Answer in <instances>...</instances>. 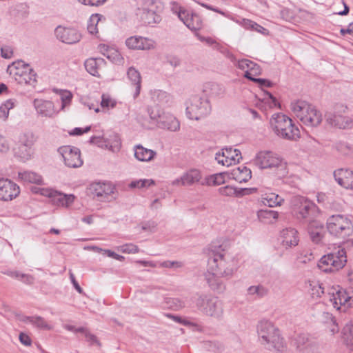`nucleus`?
<instances>
[{"label":"nucleus","mask_w":353,"mask_h":353,"mask_svg":"<svg viewBox=\"0 0 353 353\" xmlns=\"http://www.w3.org/2000/svg\"><path fill=\"white\" fill-rule=\"evenodd\" d=\"M222 247V245L212 243L210 248L208 268L205 277L213 290H223L220 278H230L236 270L234 260Z\"/></svg>","instance_id":"1"},{"label":"nucleus","mask_w":353,"mask_h":353,"mask_svg":"<svg viewBox=\"0 0 353 353\" xmlns=\"http://www.w3.org/2000/svg\"><path fill=\"white\" fill-rule=\"evenodd\" d=\"M257 334L260 343L268 350L281 352L284 350L283 339L270 321L263 320L259 322Z\"/></svg>","instance_id":"2"},{"label":"nucleus","mask_w":353,"mask_h":353,"mask_svg":"<svg viewBox=\"0 0 353 353\" xmlns=\"http://www.w3.org/2000/svg\"><path fill=\"white\" fill-rule=\"evenodd\" d=\"M197 310L202 314L217 320L223 316V303L218 297L205 293H197L192 297Z\"/></svg>","instance_id":"3"},{"label":"nucleus","mask_w":353,"mask_h":353,"mask_svg":"<svg viewBox=\"0 0 353 353\" xmlns=\"http://www.w3.org/2000/svg\"><path fill=\"white\" fill-rule=\"evenodd\" d=\"M270 125L273 132L281 139L295 141L300 137L299 129L285 114H274L270 120Z\"/></svg>","instance_id":"4"},{"label":"nucleus","mask_w":353,"mask_h":353,"mask_svg":"<svg viewBox=\"0 0 353 353\" xmlns=\"http://www.w3.org/2000/svg\"><path fill=\"white\" fill-rule=\"evenodd\" d=\"M327 229L330 234L345 238L353 232V225L351 220L343 214H334L327 220Z\"/></svg>","instance_id":"5"},{"label":"nucleus","mask_w":353,"mask_h":353,"mask_svg":"<svg viewBox=\"0 0 353 353\" xmlns=\"http://www.w3.org/2000/svg\"><path fill=\"white\" fill-rule=\"evenodd\" d=\"M253 161L254 164L260 169L276 168L280 171L279 174H284L285 172V163L279 155L272 151L258 152Z\"/></svg>","instance_id":"6"},{"label":"nucleus","mask_w":353,"mask_h":353,"mask_svg":"<svg viewBox=\"0 0 353 353\" xmlns=\"http://www.w3.org/2000/svg\"><path fill=\"white\" fill-rule=\"evenodd\" d=\"M346 262V252L345 248H343L336 252L329 253L321 257L318 263V267L324 272H332L343 268Z\"/></svg>","instance_id":"7"},{"label":"nucleus","mask_w":353,"mask_h":353,"mask_svg":"<svg viewBox=\"0 0 353 353\" xmlns=\"http://www.w3.org/2000/svg\"><path fill=\"white\" fill-rule=\"evenodd\" d=\"M211 112L208 99L193 96L186 102V115L190 119L199 120Z\"/></svg>","instance_id":"8"},{"label":"nucleus","mask_w":353,"mask_h":353,"mask_svg":"<svg viewBox=\"0 0 353 353\" xmlns=\"http://www.w3.org/2000/svg\"><path fill=\"white\" fill-rule=\"evenodd\" d=\"M290 203L293 214L299 220L310 219L316 208L312 201L299 195L294 196Z\"/></svg>","instance_id":"9"},{"label":"nucleus","mask_w":353,"mask_h":353,"mask_svg":"<svg viewBox=\"0 0 353 353\" xmlns=\"http://www.w3.org/2000/svg\"><path fill=\"white\" fill-rule=\"evenodd\" d=\"M346 109V107L341 105L340 107H336L334 111L326 112L325 115L326 122L329 125L339 129H345L349 128L351 125L352 121L350 117L343 114L345 112Z\"/></svg>","instance_id":"10"},{"label":"nucleus","mask_w":353,"mask_h":353,"mask_svg":"<svg viewBox=\"0 0 353 353\" xmlns=\"http://www.w3.org/2000/svg\"><path fill=\"white\" fill-rule=\"evenodd\" d=\"M89 192L94 197L101 201H110L114 199V187L110 183L96 182L89 187Z\"/></svg>","instance_id":"11"},{"label":"nucleus","mask_w":353,"mask_h":353,"mask_svg":"<svg viewBox=\"0 0 353 353\" xmlns=\"http://www.w3.org/2000/svg\"><path fill=\"white\" fill-rule=\"evenodd\" d=\"M58 152L62 156L65 165L69 168H79L83 165L80 150L70 145L59 148Z\"/></svg>","instance_id":"12"},{"label":"nucleus","mask_w":353,"mask_h":353,"mask_svg":"<svg viewBox=\"0 0 353 353\" xmlns=\"http://www.w3.org/2000/svg\"><path fill=\"white\" fill-rule=\"evenodd\" d=\"M314 105L307 103L305 101L298 100L294 101L290 103V110L293 114L303 123H310L312 119L310 117V113L313 115L314 113L312 112Z\"/></svg>","instance_id":"13"},{"label":"nucleus","mask_w":353,"mask_h":353,"mask_svg":"<svg viewBox=\"0 0 353 353\" xmlns=\"http://www.w3.org/2000/svg\"><path fill=\"white\" fill-rule=\"evenodd\" d=\"M314 105L307 103L305 101L298 100L294 101L290 103V110L293 114L303 123H310L312 119L310 117V113L313 115L314 113L312 112Z\"/></svg>","instance_id":"14"},{"label":"nucleus","mask_w":353,"mask_h":353,"mask_svg":"<svg viewBox=\"0 0 353 353\" xmlns=\"http://www.w3.org/2000/svg\"><path fill=\"white\" fill-rule=\"evenodd\" d=\"M56 38L66 44L78 43L81 38V34L74 28L57 26L54 30Z\"/></svg>","instance_id":"15"},{"label":"nucleus","mask_w":353,"mask_h":353,"mask_svg":"<svg viewBox=\"0 0 353 353\" xmlns=\"http://www.w3.org/2000/svg\"><path fill=\"white\" fill-rule=\"evenodd\" d=\"M40 194L50 198L54 204L66 208L69 207L75 199L73 194H65L51 189H41Z\"/></svg>","instance_id":"16"},{"label":"nucleus","mask_w":353,"mask_h":353,"mask_svg":"<svg viewBox=\"0 0 353 353\" xmlns=\"http://www.w3.org/2000/svg\"><path fill=\"white\" fill-rule=\"evenodd\" d=\"M330 301L336 310L345 311V309L353 305V299L343 290H339L330 293Z\"/></svg>","instance_id":"17"},{"label":"nucleus","mask_w":353,"mask_h":353,"mask_svg":"<svg viewBox=\"0 0 353 353\" xmlns=\"http://www.w3.org/2000/svg\"><path fill=\"white\" fill-rule=\"evenodd\" d=\"M20 193L19 187L8 179L0 178V200L11 201Z\"/></svg>","instance_id":"18"},{"label":"nucleus","mask_w":353,"mask_h":353,"mask_svg":"<svg viewBox=\"0 0 353 353\" xmlns=\"http://www.w3.org/2000/svg\"><path fill=\"white\" fill-rule=\"evenodd\" d=\"M155 2L153 0H145L143 3L141 19L148 24L152 25L158 23L161 19L154 10Z\"/></svg>","instance_id":"19"},{"label":"nucleus","mask_w":353,"mask_h":353,"mask_svg":"<svg viewBox=\"0 0 353 353\" xmlns=\"http://www.w3.org/2000/svg\"><path fill=\"white\" fill-rule=\"evenodd\" d=\"M279 240L285 248L296 246L299 243L298 232L292 228L283 229L280 233Z\"/></svg>","instance_id":"20"},{"label":"nucleus","mask_w":353,"mask_h":353,"mask_svg":"<svg viewBox=\"0 0 353 353\" xmlns=\"http://www.w3.org/2000/svg\"><path fill=\"white\" fill-rule=\"evenodd\" d=\"M126 46L130 49L150 50L154 48L153 40L142 37H131L126 39Z\"/></svg>","instance_id":"21"},{"label":"nucleus","mask_w":353,"mask_h":353,"mask_svg":"<svg viewBox=\"0 0 353 353\" xmlns=\"http://www.w3.org/2000/svg\"><path fill=\"white\" fill-rule=\"evenodd\" d=\"M335 181L342 187L353 189V171L347 169H339L334 172Z\"/></svg>","instance_id":"22"},{"label":"nucleus","mask_w":353,"mask_h":353,"mask_svg":"<svg viewBox=\"0 0 353 353\" xmlns=\"http://www.w3.org/2000/svg\"><path fill=\"white\" fill-rule=\"evenodd\" d=\"M308 233L310 239L316 244L323 243L325 234L323 225L317 221H312L308 225Z\"/></svg>","instance_id":"23"},{"label":"nucleus","mask_w":353,"mask_h":353,"mask_svg":"<svg viewBox=\"0 0 353 353\" xmlns=\"http://www.w3.org/2000/svg\"><path fill=\"white\" fill-rule=\"evenodd\" d=\"M33 103L37 113L42 117H52L55 113L54 104L50 101L36 99Z\"/></svg>","instance_id":"24"},{"label":"nucleus","mask_w":353,"mask_h":353,"mask_svg":"<svg viewBox=\"0 0 353 353\" xmlns=\"http://www.w3.org/2000/svg\"><path fill=\"white\" fill-rule=\"evenodd\" d=\"M158 125L160 128L166 129L171 132H176L180 128L179 121L170 113H162L160 120L158 121Z\"/></svg>","instance_id":"25"},{"label":"nucleus","mask_w":353,"mask_h":353,"mask_svg":"<svg viewBox=\"0 0 353 353\" xmlns=\"http://www.w3.org/2000/svg\"><path fill=\"white\" fill-rule=\"evenodd\" d=\"M183 186L195 184L205 185V179L203 180L201 172L198 169H190L183 174Z\"/></svg>","instance_id":"26"},{"label":"nucleus","mask_w":353,"mask_h":353,"mask_svg":"<svg viewBox=\"0 0 353 353\" xmlns=\"http://www.w3.org/2000/svg\"><path fill=\"white\" fill-rule=\"evenodd\" d=\"M230 178L241 183L248 181L252 177V172L246 166H239L233 168L230 173Z\"/></svg>","instance_id":"27"},{"label":"nucleus","mask_w":353,"mask_h":353,"mask_svg":"<svg viewBox=\"0 0 353 353\" xmlns=\"http://www.w3.org/2000/svg\"><path fill=\"white\" fill-rule=\"evenodd\" d=\"M127 77L131 84L135 87L133 94L134 99H136L140 94L141 87V77L140 72L133 67H130L127 71Z\"/></svg>","instance_id":"28"},{"label":"nucleus","mask_w":353,"mask_h":353,"mask_svg":"<svg viewBox=\"0 0 353 353\" xmlns=\"http://www.w3.org/2000/svg\"><path fill=\"white\" fill-rule=\"evenodd\" d=\"M105 64L102 58H90L85 61V70L92 75L99 77V70Z\"/></svg>","instance_id":"29"},{"label":"nucleus","mask_w":353,"mask_h":353,"mask_svg":"<svg viewBox=\"0 0 353 353\" xmlns=\"http://www.w3.org/2000/svg\"><path fill=\"white\" fill-rule=\"evenodd\" d=\"M30 67L29 64L25 63L21 60H19L9 65L7 68V72L16 80L19 77H21L23 72H25V70H29Z\"/></svg>","instance_id":"30"},{"label":"nucleus","mask_w":353,"mask_h":353,"mask_svg":"<svg viewBox=\"0 0 353 353\" xmlns=\"http://www.w3.org/2000/svg\"><path fill=\"white\" fill-rule=\"evenodd\" d=\"M203 92L212 98H221L224 96L225 88L216 83H207L205 84Z\"/></svg>","instance_id":"31"},{"label":"nucleus","mask_w":353,"mask_h":353,"mask_svg":"<svg viewBox=\"0 0 353 353\" xmlns=\"http://www.w3.org/2000/svg\"><path fill=\"white\" fill-rule=\"evenodd\" d=\"M156 155V152L141 145H136L134 148V157L140 161H151Z\"/></svg>","instance_id":"32"},{"label":"nucleus","mask_w":353,"mask_h":353,"mask_svg":"<svg viewBox=\"0 0 353 353\" xmlns=\"http://www.w3.org/2000/svg\"><path fill=\"white\" fill-rule=\"evenodd\" d=\"M226 163V166H230L232 164H236L242 159L241 153L239 150L234 149L232 148H226L223 149Z\"/></svg>","instance_id":"33"},{"label":"nucleus","mask_w":353,"mask_h":353,"mask_svg":"<svg viewBox=\"0 0 353 353\" xmlns=\"http://www.w3.org/2000/svg\"><path fill=\"white\" fill-rule=\"evenodd\" d=\"M14 152L17 157L23 161H26L31 159L33 156L34 148L17 143V146L14 148Z\"/></svg>","instance_id":"34"},{"label":"nucleus","mask_w":353,"mask_h":353,"mask_svg":"<svg viewBox=\"0 0 353 353\" xmlns=\"http://www.w3.org/2000/svg\"><path fill=\"white\" fill-rule=\"evenodd\" d=\"M277 212L271 210H261L257 212L259 221L265 224H272L278 219Z\"/></svg>","instance_id":"35"},{"label":"nucleus","mask_w":353,"mask_h":353,"mask_svg":"<svg viewBox=\"0 0 353 353\" xmlns=\"http://www.w3.org/2000/svg\"><path fill=\"white\" fill-rule=\"evenodd\" d=\"M152 99L154 102L160 105H168L171 103L172 97L168 92L163 90H154L151 94Z\"/></svg>","instance_id":"36"},{"label":"nucleus","mask_w":353,"mask_h":353,"mask_svg":"<svg viewBox=\"0 0 353 353\" xmlns=\"http://www.w3.org/2000/svg\"><path fill=\"white\" fill-rule=\"evenodd\" d=\"M19 177L25 183L41 184L42 177L39 174L31 171H23L18 173Z\"/></svg>","instance_id":"37"},{"label":"nucleus","mask_w":353,"mask_h":353,"mask_svg":"<svg viewBox=\"0 0 353 353\" xmlns=\"http://www.w3.org/2000/svg\"><path fill=\"white\" fill-rule=\"evenodd\" d=\"M37 137L31 131H27L20 134L17 143L33 148Z\"/></svg>","instance_id":"38"},{"label":"nucleus","mask_w":353,"mask_h":353,"mask_svg":"<svg viewBox=\"0 0 353 353\" xmlns=\"http://www.w3.org/2000/svg\"><path fill=\"white\" fill-rule=\"evenodd\" d=\"M36 76L34 71L30 67L29 70H25L21 77H19L15 81L19 84L32 85L36 82Z\"/></svg>","instance_id":"39"},{"label":"nucleus","mask_w":353,"mask_h":353,"mask_svg":"<svg viewBox=\"0 0 353 353\" xmlns=\"http://www.w3.org/2000/svg\"><path fill=\"white\" fill-rule=\"evenodd\" d=\"M343 339L346 345L353 349V321L347 323L342 330Z\"/></svg>","instance_id":"40"},{"label":"nucleus","mask_w":353,"mask_h":353,"mask_svg":"<svg viewBox=\"0 0 353 353\" xmlns=\"http://www.w3.org/2000/svg\"><path fill=\"white\" fill-rule=\"evenodd\" d=\"M22 321L25 322L28 321L41 329L50 330L52 328L45 319L41 316H26L22 319Z\"/></svg>","instance_id":"41"},{"label":"nucleus","mask_w":353,"mask_h":353,"mask_svg":"<svg viewBox=\"0 0 353 353\" xmlns=\"http://www.w3.org/2000/svg\"><path fill=\"white\" fill-rule=\"evenodd\" d=\"M199 5H200L201 6L209 10H212L213 12H217L227 18H229L231 20L234 21V22H236V23L239 24L240 26H241L243 27V23L242 22L243 21H250V19H242L241 20H236L234 19V18L231 17L230 16V14L227 12H225L223 11H222L221 10H220L219 8H215V7H213L212 6H210V5H208L207 3H202V2H200V1H196Z\"/></svg>","instance_id":"42"},{"label":"nucleus","mask_w":353,"mask_h":353,"mask_svg":"<svg viewBox=\"0 0 353 353\" xmlns=\"http://www.w3.org/2000/svg\"><path fill=\"white\" fill-rule=\"evenodd\" d=\"M243 27L245 29L250 30L252 31H255L259 32L263 35H268L269 34V30L266 28H263L261 25L257 23L250 20V21H243L242 22Z\"/></svg>","instance_id":"43"},{"label":"nucleus","mask_w":353,"mask_h":353,"mask_svg":"<svg viewBox=\"0 0 353 353\" xmlns=\"http://www.w3.org/2000/svg\"><path fill=\"white\" fill-rule=\"evenodd\" d=\"M16 101L8 99L0 106V119L3 121H6L9 116V111L15 106Z\"/></svg>","instance_id":"44"},{"label":"nucleus","mask_w":353,"mask_h":353,"mask_svg":"<svg viewBox=\"0 0 353 353\" xmlns=\"http://www.w3.org/2000/svg\"><path fill=\"white\" fill-rule=\"evenodd\" d=\"M101 17H103V16L99 14H92L90 17L88 22L87 29L90 34H94L98 32L97 25L101 21Z\"/></svg>","instance_id":"45"},{"label":"nucleus","mask_w":353,"mask_h":353,"mask_svg":"<svg viewBox=\"0 0 353 353\" xmlns=\"http://www.w3.org/2000/svg\"><path fill=\"white\" fill-rule=\"evenodd\" d=\"M166 307L173 310H179L185 307V302L179 298H165Z\"/></svg>","instance_id":"46"},{"label":"nucleus","mask_w":353,"mask_h":353,"mask_svg":"<svg viewBox=\"0 0 353 353\" xmlns=\"http://www.w3.org/2000/svg\"><path fill=\"white\" fill-rule=\"evenodd\" d=\"M282 201L283 199L280 196L275 193H270L263 198V202L265 205L273 207L281 205Z\"/></svg>","instance_id":"47"},{"label":"nucleus","mask_w":353,"mask_h":353,"mask_svg":"<svg viewBox=\"0 0 353 353\" xmlns=\"http://www.w3.org/2000/svg\"><path fill=\"white\" fill-rule=\"evenodd\" d=\"M185 25L191 30H197L201 28L200 18L197 14H191L188 19H186Z\"/></svg>","instance_id":"48"},{"label":"nucleus","mask_w":353,"mask_h":353,"mask_svg":"<svg viewBox=\"0 0 353 353\" xmlns=\"http://www.w3.org/2000/svg\"><path fill=\"white\" fill-rule=\"evenodd\" d=\"M312 341V340H311L306 334H301L294 339V345L296 347L297 350L300 351L307 345V343H309Z\"/></svg>","instance_id":"49"},{"label":"nucleus","mask_w":353,"mask_h":353,"mask_svg":"<svg viewBox=\"0 0 353 353\" xmlns=\"http://www.w3.org/2000/svg\"><path fill=\"white\" fill-rule=\"evenodd\" d=\"M312 112L314 114L312 115L310 113V114L308 117V119H310V117L311 119H312V122H310V123H303V124L305 125H307V126H310V127H316V126H318L322 121V119H323L322 114L314 106L312 108Z\"/></svg>","instance_id":"50"},{"label":"nucleus","mask_w":353,"mask_h":353,"mask_svg":"<svg viewBox=\"0 0 353 353\" xmlns=\"http://www.w3.org/2000/svg\"><path fill=\"white\" fill-rule=\"evenodd\" d=\"M244 189L241 190H238L236 188H233L232 186L226 185L224 187H221L219 189V192L221 195L223 196H241L242 195V192L244 191Z\"/></svg>","instance_id":"51"},{"label":"nucleus","mask_w":353,"mask_h":353,"mask_svg":"<svg viewBox=\"0 0 353 353\" xmlns=\"http://www.w3.org/2000/svg\"><path fill=\"white\" fill-rule=\"evenodd\" d=\"M244 77L253 82L259 83V86L261 88H270L272 86L273 83L265 79H259V78H254L252 77V74L249 72L248 71H245Z\"/></svg>","instance_id":"52"},{"label":"nucleus","mask_w":353,"mask_h":353,"mask_svg":"<svg viewBox=\"0 0 353 353\" xmlns=\"http://www.w3.org/2000/svg\"><path fill=\"white\" fill-rule=\"evenodd\" d=\"M225 182L224 175L222 173L216 174L205 178V185H219Z\"/></svg>","instance_id":"53"},{"label":"nucleus","mask_w":353,"mask_h":353,"mask_svg":"<svg viewBox=\"0 0 353 353\" xmlns=\"http://www.w3.org/2000/svg\"><path fill=\"white\" fill-rule=\"evenodd\" d=\"M310 294L313 298H319L324 293L321 285L317 282L312 281L310 283Z\"/></svg>","instance_id":"54"},{"label":"nucleus","mask_w":353,"mask_h":353,"mask_svg":"<svg viewBox=\"0 0 353 353\" xmlns=\"http://www.w3.org/2000/svg\"><path fill=\"white\" fill-rule=\"evenodd\" d=\"M248 292L249 294H256L259 297H263L268 294V290L262 285L250 286Z\"/></svg>","instance_id":"55"},{"label":"nucleus","mask_w":353,"mask_h":353,"mask_svg":"<svg viewBox=\"0 0 353 353\" xmlns=\"http://www.w3.org/2000/svg\"><path fill=\"white\" fill-rule=\"evenodd\" d=\"M90 143L96 144L100 147H102L103 145H105L106 147L110 145V142L104 137L92 136L90 139Z\"/></svg>","instance_id":"56"},{"label":"nucleus","mask_w":353,"mask_h":353,"mask_svg":"<svg viewBox=\"0 0 353 353\" xmlns=\"http://www.w3.org/2000/svg\"><path fill=\"white\" fill-rule=\"evenodd\" d=\"M60 96L62 102V109H63L67 105L71 102L72 94L70 91L61 90Z\"/></svg>","instance_id":"57"},{"label":"nucleus","mask_w":353,"mask_h":353,"mask_svg":"<svg viewBox=\"0 0 353 353\" xmlns=\"http://www.w3.org/2000/svg\"><path fill=\"white\" fill-rule=\"evenodd\" d=\"M152 184H154L153 180L143 179V180H139V181H132L130 186L131 188H144V187H149Z\"/></svg>","instance_id":"58"},{"label":"nucleus","mask_w":353,"mask_h":353,"mask_svg":"<svg viewBox=\"0 0 353 353\" xmlns=\"http://www.w3.org/2000/svg\"><path fill=\"white\" fill-rule=\"evenodd\" d=\"M101 105L103 108H113L116 105V101L108 95L103 94Z\"/></svg>","instance_id":"59"},{"label":"nucleus","mask_w":353,"mask_h":353,"mask_svg":"<svg viewBox=\"0 0 353 353\" xmlns=\"http://www.w3.org/2000/svg\"><path fill=\"white\" fill-rule=\"evenodd\" d=\"M148 113L152 120L157 121L158 122V121L160 120V117H161L163 112L156 107L148 108Z\"/></svg>","instance_id":"60"},{"label":"nucleus","mask_w":353,"mask_h":353,"mask_svg":"<svg viewBox=\"0 0 353 353\" xmlns=\"http://www.w3.org/2000/svg\"><path fill=\"white\" fill-rule=\"evenodd\" d=\"M183 264L177 261H165L160 263V266L166 268L177 269L182 267Z\"/></svg>","instance_id":"61"},{"label":"nucleus","mask_w":353,"mask_h":353,"mask_svg":"<svg viewBox=\"0 0 353 353\" xmlns=\"http://www.w3.org/2000/svg\"><path fill=\"white\" fill-rule=\"evenodd\" d=\"M121 252L128 254H134L139 252V248L134 244H126L121 247Z\"/></svg>","instance_id":"62"},{"label":"nucleus","mask_w":353,"mask_h":353,"mask_svg":"<svg viewBox=\"0 0 353 353\" xmlns=\"http://www.w3.org/2000/svg\"><path fill=\"white\" fill-rule=\"evenodd\" d=\"M13 54L12 48L9 46H3L1 48V55L4 59H10Z\"/></svg>","instance_id":"63"},{"label":"nucleus","mask_w":353,"mask_h":353,"mask_svg":"<svg viewBox=\"0 0 353 353\" xmlns=\"http://www.w3.org/2000/svg\"><path fill=\"white\" fill-rule=\"evenodd\" d=\"M316 348V343L314 341H312L309 343H307V345L301 349L299 352L301 353H314Z\"/></svg>","instance_id":"64"}]
</instances>
